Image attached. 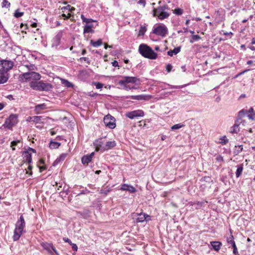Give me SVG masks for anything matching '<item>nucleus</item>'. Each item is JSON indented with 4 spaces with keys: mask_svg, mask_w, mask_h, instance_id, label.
I'll return each mask as SVG.
<instances>
[{
    "mask_svg": "<svg viewBox=\"0 0 255 255\" xmlns=\"http://www.w3.org/2000/svg\"><path fill=\"white\" fill-rule=\"evenodd\" d=\"M14 63L11 60H0V84L6 83L9 78L8 72L12 68Z\"/></svg>",
    "mask_w": 255,
    "mask_h": 255,
    "instance_id": "obj_1",
    "label": "nucleus"
},
{
    "mask_svg": "<svg viewBox=\"0 0 255 255\" xmlns=\"http://www.w3.org/2000/svg\"><path fill=\"white\" fill-rule=\"evenodd\" d=\"M122 77V80L118 81V84L121 86V88L128 91L131 89H135L136 88L131 84H135L138 85L140 84V80L136 77L130 76H121Z\"/></svg>",
    "mask_w": 255,
    "mask_h": 255,
    "instance_id": "obj_2",
    "label": "nucleus"
},
{
    "mask_svg": "<svg viewBox=\"0 0 255 255\" xmlns=\"http://www.w3.org/2000/svg\"><path fill=\"white\" fill-rule=\"evenodd\" d=\"M21 79L25 82H29V86L31 88L32 83L36 84L41 78V75L34 71L26 72L21 74L19 76Z\"/></svg>",
    "mask_w": 255,
    "mask_h": 255,
    "instance_id": "obj_3",
    "label": "nucleus"
},
{
    "mask_svg": "<svg viewBox=\"0 0 255 255\" xmlns=\"http://www.w3.org/2000/svg\"><path fill=\"white\" fill-rule=\"evenodd\" d=\"M169 10V8L167 5H160L156 8H153L152 10L153 16L157 17L160 20L167 19L170 16Z\"/></svg>",
    "mask_w": 255,
    "mask_h": 255,
    "instance_id": "obj_4",
    "label": "nucleus"
},
{
    "mask_svg": "<svg viewBox=\"0 0 255 255\" xmlns=\"http://www.w3.org/2000/svg\"><path fill=\"white\" fill-rule=\"evenodd\" d=\"M139 51L142 56L150 59H155L157 57V54L148 46L145 44H141L139 46Z\"/></svg>",
    "mask_w": 255,
    "mask_h": 255,
    "instance_id": "obj_5",
    "label": "nucleus"
},
{
    "mask_svg": "<svg viewBox=\"0 0 255 255\" xmlns=\"http://www.w3.org/2000/svg\"><path fill=\"white\" fill-rule=\"evenodd\" d=\"M31 88L36 91H49L53 88V86L48 83H44L42 81H38V82L34 84L32 83Z\"/></svg>",
    "mask_w": 255,
    "mask_h": 255,
    "instance_id": "obj_6",
    "label": "nucleus"
},
{
    "mask_svg": "<svg viewBox=\"0 0 255 255\" xmlns=\"http://www.w3.org/2000/svg\"><path fill=\"white\" fill-rule=\"evenodd\" d=\"M18 116L16 114H11L9 117L5 120L2 126L4 128L11 129L18 122Z\"/></svg>",
    "mask_w": 255,
    "mask_h": 255,
    "instance_id": "obj_7",
    "label": "nucleus"
},
{
    "mask_svg": "<svg viewBox=\"0 0 255 255\" xmlns=\"http://www.w3.org/2000/svg\"><path fill=\"white\" fill-rule=\"evenodd\" d=\"M167 28L163 24L157 26L153 29V33L162 37L165 36L167 34Z\"/></svg>",
    "mask_w": 255,
    "mask_h": 255,
    "instance_id": "obj_8",
    "label": "nucleus"
},
{
    "mask_svg": "<svg viewBox=\"0 0 255 255\" xmlns=\"http://www.w3.org/2000/svg\"><path fill=\"white\" fill-rule=\"evenodd\" d=\"M116 120L113 116L108 115L104 117V123L106 127L111 129L115 128L116 125L115 123Z\"/></svg>",
    "mask_w": 255,
    "mask_h": 255,
    "instance_id": "obj_9",
    "label": "nucleus"
},
{
    "mask_svg": "<svg viewBox=\"0 0 255 255\" xmlns=\"http://www.w3.org/2000/svg\"><path fill=\"white\" fill-rule=\"evenodd\" d=\"M144 115V112L141 110L133 111L128 112L126 114V117L130 119H134L137 117H142Z\"/></svg>",
    "mask_w": 255,
    "mask_h": 255,
    "instance_id": "obj_10",
    "label": "nucleus"
},
{
    "mask_svg": "<svg viewBox=\"0 0 255 255\" xmlns=\"http://www.w3.org/2000/svg\"><path fill=\"white\" fill-rule=\"evenodd\" d=\"M41 245L43 249L46 250L50 255H53V252H54L56 255H59L58 252L52 244L42 243L41 244Z\"/></svg>",
    "mask_w": 255,
    "mask_h": 255,
    "instance_id": "obj_11",
    "label": "nucleus"
},
{
    "mask_svg": "<svg viewBox=\"0 0 255 255\" xmlns=\"http://www.w3.org/2000/svg\"><path fill=\"white\" fill-rule=\"evenodd\" d=\"M94 146L95 147L96 151H105V145H103L102 138H99L96 140L93 143Z\"/></svg>",
    "mask_w": 255,
    "mask_h": 255,
    "instance_id": "obj_12",
    "label": "nucleus"
},
{
    "mask_svg": "<svg viewBox=\"0 0 255 255\" xmlns=\"http://www.w3.org/2000/svg\"><path fill=\"white\" fill-rule=\"evenodd\" d=\"M138 216L136 219V222L142 223L144 221H148L151 220L150 216L144 213L141 212L140 213H135Z\"/></svg>",
    "mask_w": 255,
    "mask_h": 255,
    "instance_id": "obj_13",
    "label": "nucleus"
},
{
    "mask_svg": "<svg viewBox=\"0 0 255 255\" xmlns=\"http://www.w3.org/2000/svg\"><path fill=\"white\" fill-rule=\"evenodd\" d=\"M25 227V222L24 217L22 215H21L15 225V228L23 231Z\"/></svg>",
    "mask_w": 255,
    "mask_h": 255,
    "instance_id": "obj_14",
    "label": "nucleus"
},
{
    "mask_svg": "<svg viewBox=\"0 0 255 255\" xmlns=\"http://www.w3.org/2000/svg\"><path fill=\"white\" fill-rule=\"evenodd\" d=\"M152 96L150 95H139L136 96H131L130 98L132 100L148 101L152 98Z\"/></svg>",
    "mask_w": 255,
    "mask_h": 255,
    "instance_id": "obj_15",
    "label": "nucleus"
},
{
    "mask_svg": "<svg viewBox=\"0 0 255 255\" xmlns=\"http://www.w3.org/2000/svg\"><path fill=\"white\" fill-rule=\"evenodd\" d=\"M94 155V152H92L91 153H90L89 154H87V155H84L81 159L82 163L83 164L87 165L89 163H90L92 161V159Z\"/></svg>",
    "mask_w": 255,
    "mask_h": 255,
    "instance_id": "obj_16",
    "label": "nucleus"
},
{
    "mask_svg": "<svg viewBox=\"0 0 255 255\" xmlns=\"http://www.w3.org/2000/svg\"><path fill=\"white\" fill-rule=\"evenodd\" d=\"M121 190L122 191H128L129 192L132 193L136 192V189L130 185L127 184H123L121 185Z\"/></svg>",
    "mask_w": 255,
    "mask_h": 255,
    "instance_id": "obj_17",
    "label": "nucleus"
},
{
    "mask_svg": "<svg viewBox=\"0 0 255 255\" xmlns=\"http://www.w3.org/2000/svg\"><path fill=\"white\" fill-rule=\"evenodd\" d=\"M89 75L87 71L82 70L79 71L78 77L82 81H85L89 78Z\"/></svg>",
    "mask_w": 255,
    "mask_h": 255,
    "instance_id": "obj_18",
    "label": "nucleus"
},
{
    "mask_svg": "<svg viewBox=\"0 0 255 255\" xmlns=\"http://www.w3.org/2000/svg\"><path fill=\"white\" fill-rule=\"evenodd\" d=\"M23 232V231L15 228L13 232V235L12 236L13 241H18L22 235Z\"/></svg>",
    "mask_w": 255,
    "mask_h": 255,
    "instance_id": "obj_19",
    "label": "nucleus"
},
{
    "mask_svg": "<svg viewBox=\"0 0 255 255\" xmlns=\"http://www.w3.org/2000/svg\"><path fill=\"white\" fill-rule=\"evenodd\" d=\"M242 123V122H239L238 120L236 122L233 127L231 128L230 132L232 133H237L240 131L239 125Z\"/></svg>",
    "mask_w": 255,
    "mask_h": 255,
    "instance_id": "obj_20",
    "label": "nucleus"
},
{
    "mask_svg": "<svg viewBox=\"0 0 255 255\" xmlns=\"http://www.w3.org/2000/svg\"><path fill=\"white\" fill-rule=\"evenodd\" d=\"M23 160L25 162L30 164L32 161V157L30 152L29 151H25L23 152Z\"/></svg>",
    "mask_w": 255,
    "mask_h": 255,
    "instance_id": "obj_21",
    "label": "nucleus"
},
{
    "mask_svg": "<svg viewBox=\"0 0 255 255\" xmlns=\"http://www.w3.org/2000/svg\"><path fill=\"white\" fill-rule=\"evenodd\" d=\"M211 245L213 249L217 252H218L222 246V243L219 241H212L210 242Z\"/></svg>",
    "mask_w": 255,
    "mask_h": 255,
    "instance_id": "obj_22",
    "label": "nucleus"
},
{
    "mask_svg": "<svg viewBox=\"0 0 255 255\" xmlns=\"http://www.w3.org/2000/svg\"><path fill=\"white\" fill-rule=\"evenodd\" d=\"M116 145V142L115 140L109 141L105 145V151L112 149Z\"/></svg>",
    "mask_w": 255,
    "mask_h": 255,
    "instance_id": "obj_23",
    "label": "nucleus"
},
{
    "mask_svg": "<svg viewBox=\"0 0 255 255\" xmlns=\"http://www.w3.org/2000/svg\"><path fill=\"white\" fill-rule=\"evenodd\" d=\"M47 108L46 105L44 103L37 105L35 107V111L37 114H39L41 113V111L45 110Z\"/></svg>",
    "mask_w": 255,
    "mask_h": 255,
    "instance_id": "obj_24",
    "label": "nucleus"
},
{
    "mask_svg": "<svg viewBox=\"0 0 255 255\" xmlns=\"http://www.w3.org/2000/svg\"><path fill=\"white\" fill-rule=\"evenodd\" d=\"M23 68H27V70L28 71V72L34 71L37 70V67L34 64L30 63L23 65L22 67L21 68L22 70Z\"/></svg>",
    "mask_w": 255,
    "mask_h": 255,
    "instance_id": "obj_25",
    "label": "nucleus"
},
{
    "mask_svg": "<svg viewBox=\"0 0 255 255\" xmlns=\"http://www.w3.org/2000/svg\"><path fill=\"white\" fill-rule=\"evenodd\" d=\"M181 50V47H177L173 50H170L167 52L168 55L173 56L174 55L178 54Z\"/></svg>",
    "mask_w": 255,
    "mask_h": 255,
    "instance_id": "obj_26",
    "label": "nucleus"
},
{
    "mask_svg": "<svg viewBox=\"0 0 255 255\" xmlns=\"http://www.w3.org/2000/svg\"><path fill=\"white\" fill-rule=\"evenodd\" d=\"M42 117L41 116H33L29 117L28 118L29 121H32L36 123H39L41 122V120Z\"/></svg>",
    "mask_w": 255,
    "mask_h": 255,
    "instance_id": "obj_27",
    "label": "nucleus"
},
{
    "mask_svg": "<svg viewBox=\"0 0 255 255\" xmlns=\"http://www.w3.org/2000/svg\"><path fill=\"white\" fill-rule=\"evenodd\" d=\"M61 37H62V33H61V32L58 33L55 36L53 40H54V44L55 45L57 46V45H59Z\"/></svg>",
    "mask_w": 255,
    "mask_h": 255,
    "instance_id": "obj_28",
    "label": "nucleus"
},
{
    "mask_svg": "<svg viewBox=\"0 0 255 255\" xmlns=\"http://www.w3.org/2000/svg\"><path fill=\"white\" fill-rule=\"evenodd\" d=\"M102 40L101 39H98L97 41H94L91 40L90 41V44L95 47H98L102 44Z\"/></svg>",
    "mask_w": 255,
    "mask_h": 255,
    "instance_id": "obj_29",
    "label": "nucleus"
},
{
    "mask_svg": "<svg viewBox=\"0 0 255 255\" xmlns=\"http://www.w3.org/2000/svg\"><path fill=\"white\" fill-rule=\"evenodd\" d=\"M60 145L61 143L58 142L51 141L49 146L50 149H56L58 148Z\"/></svg>",
    "mask_w": 255,
    "mask_h": 255,
    "instance_id": "obj_30",
    "label": "nucleus"
},
{
    "mask_svg": "<svg viewBox=\"0 0 255 255\" xmlns=\"http://www.w3.org/2000/svg\"><path fill=\"white\" fill-rule=\"evenodd\" d=\"M20 143V140H14V141H11V143H10V146L11 147L12 150H15V146H17L19 148H20L22 147V144H21V145L20 146H19L18 145V144Z\"/></svg>",
    "mask_w": 255,
    "mask_h": 255,
    "instance_id": "obj_31",
    "label": "nucleus"
},
{
    "mask_svg": "<svg viewBox=\"0 0 255 255\" xmlns=\"http://www.w3.org/2000/svg\"><path fill=\"white\" fill-rule=\"evenodd\" d=\"M93 27V24H86L84 28V33H90L93 31L92 27Z\"/></svg>",
    "mask_w": 255,
    "mask_h": 255,
    "instance_id": "obj_32",
    "label": "nucleus"
},
{
    "mask_svg": "<svg viewBox=\"0 0 255 255\" xmlns=\"http://www.w3.org/2000/svg\"><path fill=\"white\" fill-rule=\"evenodd\" d=\"M243 170V164H240L238 166L237 171L236 172V176L238 178L241 174Z\"/></svg>",
    "mask_w": 255,
    "mask_h": 255,
    "instance_id": "obj_33",
    "label": "nucleus"
},
{
    "mask_svg": "<svg viewBox=\"0 0 255 255\" xmlns=\"http://www.w3.org/2000/svg\"><path fill=\"white\" fill-rule=\"evenodd\" d=\"M81 18L83 22L86 23V24H91V23L94 21V20L91 18H86L83 14H81Z\"/></svg>",
    "mask_w": 255,
    "mask_h": 255,
    "instance_id": "obj_34",
    "label": "nucleus"
},
{
    "mask_svg": "<svg viewBox=\"0 0 255 255\" xmlns=\"http://www.w3.org/2000/svg\"><path fill=\"white\" fill-rule=\"evenodd\" d=\"M146 30L147 29L145 26H141L138 31V36H143L146 32Z\"/></svg>",
    "mask_w": 255,
    "mask_h": 255,
    "instance_id": "obj_35",
    "label": "nucleus"
},
{
    "mask_svg": "<svg viewBox=\"0 0 255 255\" xmlns=\"http://www.w3.org/2000/svg\"><path fill=\"white\" fill-rule=\"evenodd\" d=\"M227 242L228 244H230L232 246L235 245L234 237L231 235L229 237L227 238Z\"/></svg>",
    "mask_w": 255,
    "mask_h": 255,
    "instance_id": "obj_36",
    "label": "nucleus"
},
{
    "mask_svg": "<svg viewBox=\"0 0 255 255\" xmlns=\"http://www.w3.org/2000/svg\"><path fill=\"white\" fill-rule=\"evenodd\" d=\"M173 13L177 15H181L183 13V10L180 8H176L173 10Z\"/></svg>",
    "mask_w": 255,
    "mask_h": 255,
    "instance_id": "obj_37",
    "label": "nucleus"
},
{
    "mask_svg": "<svg viewBox=\"0 0 255 255\" xmlns=\"http://www.w3.org/2000/svg\"><path fill=\"white\" fill-rule=\"evenodd\" d=\"M184 126V125L182 124H175L171 127V129L172 130H174L176 129H179V128L183 127Z\"/></svg>",
    "mask_w": 255,
    "mask_h": 255,
    "instance_id": "obj_38",
    "label": "nucleus"
},
{
    "mask_svg": "<svg viewBox=\"0 0 255 255\" xmlns=\"http://www.w3.org/2000/svg\"><path fill=\"white\" fill-rule=\"evenodd\" d=\"M247 114H248V111L247 110H242L239 112L238 117L241 119Z\"/></svg>",
    "mask_w": 255,
    "mask_h": 255,
    "instance_id": "obj_39",
    "label": "nucleus"
},
{
    "mask_svg": "<svg viewBox=\"0 0 255 255\" xmlns=\"http://www.w3.org/2000/svg\"><path fill=\"white\" fill-rule=\"evenodd\" d=\"M62 83L67 88H71L73 87V84L67 80H64Z\"/></svg>",
    "mask_w": 255,
    "mask_h": 255,
    "instance_id": "obj_40",
    "label": "nucleus"
},
{
    "mask_svg": "<svg viewBox=\"0 0 255 255\" xmlns=\"http://www.w3.org/2000/svg\"><path fill=\"white\" fill-rule=\"evenodd\" d=\"M67 154L66 153H63L61 154L56 160V161L59 162L62 160H64Z\"/></svg>",
    "mask_w": 255,
    "mask_h": 255,
    "instance_id": "obj_41",
    "label": "nucleus"
},
{
    "mask_svg": "<svg viewBox=\"0 0 255 255\" xmlns=\"http://www.w3.org/2000/svg\"><path fill=\"white\" fill-rule=\"evenodd\" d=\"M201 38V37L198 35H193L192 36V40H190V43H192L194 41H198Z\"/></svg>",
    "mask_w": 255,
    "mask_h": 255,
    "instance_id": "obj_42",
    "label": "nucleus"
},
{
    "mask_svg": "<svg viewBox=\"0 0 255 255\" xmlns=\"http://www.w3.org/2000/svg\"><path fill=\"white\" fill-rule=\"evenodd\" d=\"M220 139L221 140V143L223 145L226 144L228 142V139L226 138V136L220 137Z\"/></svg>",
    "mask_w": 255,
    "mask_h": 255,
    "instance_id": "obj_43",
    "label": "nucleus"
},
{
    "mask_svg": "<svg viewBox=\"0 0 255 255\" xmlns=\"http://www.w3.org/2000/svg\"><path fill=\"white\" fill-rule=\"evenodd\" d=\"M2 6L3 7H9L10 5V2H9L7 0H3L2 2Z\"/></svg>",
    "mask_w": 255,
    "mask_h": 255,
    "instance_id": "obj_44",
    "label": "nucleus"
},
{
    "mask_svg": "<svg viewBox=\"0 0 255 255\" xmlns=\"http://www.w3.org/2000/svg\"><path fill=\"white\" fill-rule=\"evenodd\" d=\"M24 13L23 12H20L18 11V9H17L16 10H15L14 13V16L15 17H20L21 16H22L23 15Z\"/></svg>",
    "mask_w": 255,
    "mask_h": 255,
    "instance_id": "obj_45",
    "label": "nucleus"
},
{
    "mask_svg": "<svg viewBox=\"0 0 255 255\" xmlns=\"http://www.w3.org/2000/svg\"><path fill=\"white\" fill-rule=\"evenodd\" d=\"M93 84L96 86L97 89H101L103 87L104 85L99 82H94Z\"/></svg>",
    "mask_w": 255,
    "mask_h": 255,
    "instance_id": "obj_46",
    "label": "nucleus"
},
{
    "mask_svg": "<svg viewBox=\"0 0 255 255\" xmlns=\"http://www.w3.org/2000/svg\"><path fill=\"white\" fill-rule=\"evenodd\" d=\"M235 147L237 148V149H236L237 150V151H236V154H238L240 152H241L243 150V149L242 145L235 146Z\"/></svg>",
    "mask_w": 255,
    "mask_h": 255,
    "instance_id": "obj_47",
    "label": "nucleus"
},
{
    "mask_svg": "<svg viewBox=\"0 0 255 255\" xmlns=\"http://www.w3.org/2000/svg\"><path fill=\"white\" fill-rule=\"evenodd\" d=\"M168 86H169L171 88L180 89V88H182L185 87L186 85H180V86H174V85H168Z\"/></svg>",
    "mask_w": 255,
    "mask_h": 255,
    "instance_id": "obj_48",
    "label": "nucleus"
},
{
    "mask_svg": "<svg viewBox=\"0 0 255 255\" xmlns=\"http://www.w3.org/2000/svg\"><path fill=\"white\" fill-rule=\"evenodd\" d=\"M233 248V254L235 255H236L238 253V249L236 247V244L232 246Z\"/></svg>",
    "mask_w": 255,
    "mask_h": 255,
    "instance_id": "obj_49",
    "label": "nucleus"
},
{
    "mask_svg": "<svg viewBox=\"0 0 255 255\" xmlns=\"http://www.w3.org/2000/svg\"><path fill=\"white\" fill-rule=\"evenodd\" d=\"M172 65L170 64H168L166 66V70L168 72H170L172 69Z\"/></svg>",
    "mask_w": 255,
    "mask_h": 255,
    "instance_id": "obj_50",
    "label": "nucleus"
},
{
    "mask_svg": "<svg viewBox=\"0 0 255 255\" xmlns=\"http://www.w3.org/2000/svg\"><path fill=\"white\" fill-rule=\"evenodd\" d=\"M80 61L84 60L88 64H90V60L87 57H81L80 58Z\"/></svg>",
    "mask_w": 255,
    "mask_h": 255,
    "instance_id": "obj_51",
    "label": "nucleus"
},
{
    "mask_svg": "<svg viewBox=\"0 0 255 255\" xmlns=\"http://www.w3.org/2000/svg\"><path fill=\"white\" fill-rule=\"evenodd\" d=\"M90 192H91V191H90L87 188H85L84 190H83L82 191H81L80 194H88Z\"/></svg>",
    "mask_w": 255,
    "mask_h": 255,
    "instance_id": "obj_52",
    "label": "nucleus"
},
{
    "mask_svg": "<svg viewBox=\"0 0 255 255\" xmlns=\"http://www.w3.org/2000/svg\"><path fill=\"white\" fill-rule=\"evenodd\" d=\"M137 3L142 5L143 6H145L146 2L145 0H139V1L137 2Z\"/></svg>",
    "mask_w": 255,
    "mask_h": 255,
    "instance_id": "obj_53",
    "label": "nucleus"
},
{
    "mask_svg": "<svg viewBox=\"0 0 255 255\" xmlns=\"http://www.w3.org/2000/svg\"><path fill=\"white\" fill-rule=\"evenodd\" d=\"M70 245H71L72 249L74 251H77L78 247H77V246L75 244L72 243V244H71Z\"/></svg>",
    "mask_w": 255,
    "mask_h": 255,
    "instance_id": "obj_54",
    "label": "nucleus"
},
{
    "mask_svg": "<svg viewBox=\"0 0 255 255\" xmlns=\"http://www.w3.org/2000/svg\"><path fill=\"white\" fill-rule=\"evenodd\" d=\"M61 16L63 17L64 19H67L70 17L71 14L70 13H68V15H67L63 13Z\"/></svg>",
    "mask_w": 255,
    "mask_h": 255,
    "instance_id": "obj_55",
    "label": "nucleus"
},
{
    "mask_svg": "<svg viewBox=\"0 0 255 255\" xmlns=\"http://www.w3.org/2000/svg\"><path fill=\"white\" fill-rule=\"evenodd\" d=\"M249 71V69H246V70H244V71H242V72H241L239 73V74H238L235 76V78H237V77H238L239 76H241V75H243V74H244L245 73H246V72H247V71Z\"/></svg>",
    "mask_w": 255,
    "mask_h": 255,
    "instance_id": "obj_56",
    "label": "nucleus"
},
{
    "mask_svg": "<svg viewBox=\"0 0 255 255\" xmlns=\"http://www.w3.org/2000/svg\"><path fill=\"white\" fill-rule=\"evenodd\" d=\"M63 240L65 242V243H68V244H69L70 245L72 244V242L71 241V240L70 239H69L68 238H63Z\"/></svg>",
    "mask_w": 255,
    "mask_h": 255,
    "instance_id": "obj_57",
    "label": "nucleus"
},
{
    "mask_svg": "<svg viewBox=\"0 0 255 255\" xmlns=\"http://www.w3.org/2000/svg\"><path fill=\"white\" fill-rule=\"evenodd\" d=\"M216 160L218 161H223V156H222L221 155H218L217 157H216Z\"/></svg>",
    "mask_w": 255,
    "mask_h": 255,
    "instance_id": "obj_58",
    "label": "nucleus"
},
{
    "mask_svg": "<svg viewBox=\"0 0 255 255\" xmlns=\"http://www.w3.org/2000/svg\"><path fill=\"white\" fill-rule=\"evenodd\" d=\"M112 65L114 67H118L119 66L118 62L117 61L115 60L112 62Z\"/></svg>",
    "mask_w": 255,
    "mask_h": 255,
    "instance_id": "obj_59",
    "label": "nucleus"
},
{
    "mask_svg": "<svg viewBox=\"0 0 255 255\" xmlns=\"http://www.w3.org/2000/svg\"><path fill=\"white\" fill-rule=\"evenodd\" d=\"M247 64L248 65H251V64H253L254 66H255V61H254L253 60H249L247 62Z\"/></svg>",
    "mask_w": 255,
    "mask_h": 255,
    "instance_id": "obj_60",
    "label": "nucleus"
},
{
    "mask_svg": "<svg viewBox=\"0 0 255 255\" xmlns=\"http://www.w3.org/2000/svg\"><path fill=\"white\" fill-rule=\"evenodd\" d=\"M27 151H29V152H32L33 153L36 152V150L34 149L31 148V147H28Z\"/></svg>",
    "mask_w": 255,
    "mask_h": 255,
    "instance_id": "obj_61",
    "label": "nucleus"
},
{
    "mask_svg": "<svg viewBox=\"0 0 255 255\" xmlns=\"http://www.w3.org/2000/svg\"><path fill=\"white\" fill-rule=\"evenodd\" d=\"M224 35H227V36H230V37H231V36L233 35V33L232 32H225L224 33Z\"/></svg>",
    "mask_w": 255,
    "mask_h": 255,
    "instance_id": "obj_62",
    "label": "nucleus"
},
{
    "mask_svg": "<svg viewBox=\"0 0 255 255\" xmlns=\"http://www.w3.org/2000/svg\"><path fill=\"white\" fill-rule=\"evenodd\" d=\"M109 190L105 191L104 190H101L100 193L101 194H104L105 195H107L108 194V193L109 192Z\"/></svg>",
    "mask_w": 255,
    "mask_h": 255,
    "instance_id": "obj_63",
    "label": "nucleus"
},
{
    "mask_svg": "<svg viewBox=\"0 0 255 255\" xmlns=\"http://www.w3.org/2000/svg\"><path fill=\"white\" fill-rule=\"evenodd\" d=\"M254 116H255V114L248 115V117L249 118V119L254 120Z\"/></svg>",
    "mask_w": 255,
    "mask_h": 255,
    "instance_id": "obj_64",
    "label": "nucleus"
}]
</instances>
